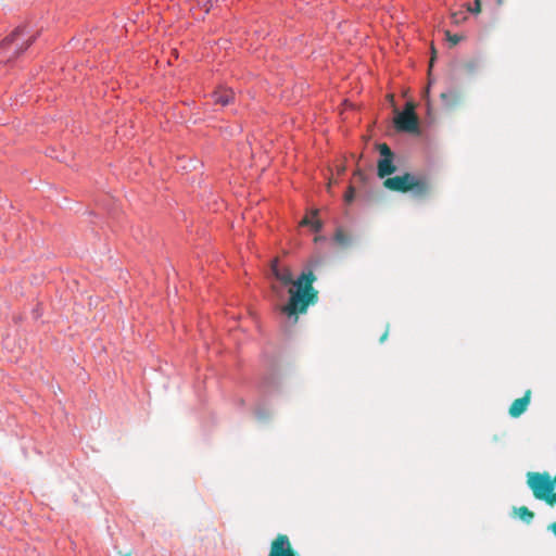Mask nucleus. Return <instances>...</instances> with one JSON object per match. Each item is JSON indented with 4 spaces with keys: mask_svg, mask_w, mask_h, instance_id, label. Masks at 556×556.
Here are the masks:
<instances>
[{
    "mask_svg": "<svg viewBox=\"0 0 556 556\" xmlns=\"http://www.w3.org/2000/svg\"><path fill=\"white\" fill-rule=\"evenodd\" d=\"M271 271L277 280L285 286L290 285L289 288V301L280 306H277V311L280 315L293 319V323L298 320V314L305 313L307 306L314 303L317 299V292L313 288L315 281V275L311 269H305L301 273L296 280H293L290 268L282 267L279 265L278 260H274L271 263Z\"/></svg>",
    "mask_w": 556,
    "mask_h": 556,
    "instance_id": "1",
    "label": "nucleus"
},
{
    "mask_svg": "<svg viewBox=\"0 0 556 556\" xmlns=\"http://www.w3.org/2000/svg\"><path fill=\"white\" fill-rule=\"evenodd\" d=\"M383 186L392 191L412 192L415 197L421 198L430 191V182L426 176L405 173L400 176L389 177Z\"/></svg>",
    "mask_w": 556,
    "mask_h": 556,
    "instance_id": "2",
    "label": "nucleus"
},
{
    "mask_svg": "<svg viewBox=\"0 0 556 556\" xmlns=\"http://www.w3.org/2000/svg\"><path fill=\"white\" fill-rule=\"evenodd\" d=\"M527 483L535 498L545 501L551 506L556 503V477L553 479L547 472H528Z\"/></svg>",
    "mask_w": 556,
    "mask_h": 556,
    "instance_id": "3",
    "label": "nucleus"
},
{
    "mask_svg": "<svg viewBox=\"0 0 556 556\" xmlns=\"http://www.w3.org/2000/svg\"><path fill=\"white\" fill-rule=\"evenodd\" d=\"M36 40L35 35H29L26 26L16 27L9 36L2 40V47H15V55L26 51Z\"/></svg>",
    "mask_w": 556,
    "mask_h": 556,
    "instance_id": "4",
    "label": "nucleus"
},
{
    "mask_svg": "<svg viewBox=\"0 0 556 556\" xmlns=\"http://www.w3.org/2000/svg\"><path fill=\"white\" fill-rule=\"evenodd\" d=\"M394 126L399 131L419 134V121L410 103H407L405 109L395 115Z\"/></svg>",
    "mask_w": 556,
    "mask_h": 556,
    "instance_id": "5",
    "label": "nucleus"
},
{
    "mask_svg": "<svg viewBox=\"0 0 556 556\" xmlns=\"http://www.w3.org/2000/svg\"><path fill=\"white\" fill-rule=\"evenodd\" d=\"M378 151L380 153V159L377 164V174L380 178H384L396 170V166L394 165V153L387 143L379 144Z\"/></svg>",
    "mask_w": 556,
    "mask_h": 556,
    "instance_id": "6",
    "label": "nucleus"
},
{
    "mask_svg": "<svg viewBox=\"0 0 556 556\" xmlns=\"http://www.w3.org/2000/svg\"><path fill=\"white\" fill-rule=\"evenodd\" d=\"M268 556H295L291 548L288 536L278 535L271 543Z\"/></svg>",
    "mask_w": 556,
    "mask_h": 556,
    "instance_id": "7",
    "label": "nucleus"
},
{
    "mask_svg": "<svg viewBox=\"0 0 556 556\" xmlns=\"http://www.w3.org/2000/svg\"><path fill=\"white\" fill-rule=\"evenodd\" d=\"M235 99V92L231 88L227 87H218L212 93V100L215 104H220L222 106L228 105Z\"/></svg>",
    "mask_w": 556,
    "mask_h": 556,
    "instance_id": "8",
    "label": "nucleus"
},
{
    "mask_svg": "<svg viewBox=\"0 0 556 556\" xmlns=\"http://www.w3.org/2000/svg\"><path fill=\"white\" fill-rule=\"evenodd\" d=\"M529 403L530 391H527L522 397H519L513 402V404L509 407V415L514 418H518L527 410Z\"/></svg>",
    "mask_w": 556,
    "mask_h": 556,
    "instance_id": "9",
    "label": "nucleus"
},
{
    "mask_svg": "<svg viewBox=\"0 0 556 556\" xmlns=\"http://www.w3.org/2000/svg\"><path fill=\"white\" fill-rule=\"evenodd\" d=\"M317 211H313L311 214H307L303 217L300 223L301 227H308L313 232H319L323 229V223L317 217Z\"/></svg>",
    "mask_w": 556,
    "mask_h": 556,
    "instance_id": "10",
    "label": "nucleus"
},
{
    "mask_svg": "<svg viewBox=\"0 0 556 556\" xmlns=\"http://www.w3.org/2000/svg\"><path fill=\"white\" fill-rule=\"evenodd\" d=\"M514 514L525 522H530L534 517V514L526 506L514 508Z\"/></svg>",
    "mask_w": 556,
    "mask_h": 556,
    "instance_id": "11",
    "label": "nucleus"
},
{
    "mask_svg": "<svg viewBox=\"0 0 556 556\" xmlns=\"http://www.w3.org/2000/svg\"><path fill=\"white\" fill-rule=\"evenodd\" d=\"M334 240H336V242H338L341 245H345V244H348L350 242L349 237L346 236L344 230L341 229V228L336 230Z\"/></svg>",
    "mask_w": 556,
    "mask_h": 556,
    "instance_id": "12",
    "label": "nucleus"
},
{
    "mask_svg": "<svg viewBox=\"0 0 556 556\" xmlns=\"http://www.w3.org/2000/svg\"><path fill=\"white\" fill-rule=\"evenodd\" d=\"M467 10L471 13H479L480 12V0H475V3L471 5L469 4Z\"/></svg>",
    "mask_w": 556,
    "mask_h": 556,
    "instance_id": "13",
    "label": "nucleus"
},
{
    "mask_svg": "<svg viewBox=\"0 0 556 556\" xmlns=\"http://www.w3.org/2000/svg\"><path fill=\"white\" fill-rule=\"evenodd\" d=\"M344 197H345V201L346 202H351L353 200V198H354V189H353V187L349 188V190L346 191Z\"/></svg>",
    "mask_w": 556,
    "mask_h": 556,
    "instance_id": "14",
    "label": "nucleus"
},
{
    "mask_svg": "<svg viewBox=\"0 0 556 556\" xmlns=\"http://www.w3.org/2000/svg\"><path fill=\"white\" fill-rule=\"evenodd\" d=\"M448 39H450V41H452L454 45H456V43H458V42L460 41L462 37H460V36H458V35H453V36H450V35H448Z\"/></svg>",
    "mask_w": 556,
    "mask_h": 556,
    "instance_id": "15",
    "label": "nucleus"
},
{
    "mask_svg": "<svg viewBox=\"0 0 556 556\" xmlns=\"http://www.w3.org/2000/svg\"><path fill=\"white\" fill-rule=\"evenodd\" d=\"M548 529L556 535V522L549 525Z\"/></svg>",
    "mask_w": 556,
    "mask_h": 556,
    "instance_id": "16",
    "label": "nucleus"
}]
</instances>
